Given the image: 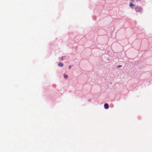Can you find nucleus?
<instances>
[{
    "instance_id": "obj_1",
    "label": "nucleus",
    "mask_w": 152,
    "mask_h": 152,
    "mask_svg": "<svg viewBox=\"0 0 152 152\" xmlns=\"http://www.w3.org/2000/svg\"><path fill=\"white\" fill-rule=\"evenodd\" d=\"M135 11L136 12H141L142 11V9L139 7H136L135 8Z\"/></svg>"
},
{
    "instance_id": "obj_2",
    "label": "nucleus",
    "mask_w": 152,
    "mask_h": 152,
    "mask_svg": "<svg viewBox=\"0 0 152 152\" xmlns=\"http://www.w3.org/2000/svg\"><path fill=\"white\" fill-rule=\"evenodd\" d=\"M104 106L105 109H107L109 108V105L107 103L105 104Z\"/></svg>"
},
{
    "instance_id": "obj_3",
    "label": "nucleus",
    "mask_w": 152,
    "mask_h": 152,
    "mask_svg": "<svg viewBox=\"0 0 152 152\" xmlns=\"http://www.w3.org/2000/svg\"><path fill=\"white\" fill-rule=\"evenodd\" d=\"M58 65L59 66H61V67L63 65V64H62V63H61L60 62H59L58 63Z\"/></svg>"
},
{
    "instance_id": "obj_4",
    "label": "nucleus",
    "mask_w": 152,
    "mask_h": 152,
    "mask_svg": "<svg viewBox=\"0 0 152 152\" xmlns=\"http://www.w3.org/2000/svg\"><path fill=\"white\" fill-rule=\"evenodd\" d=\"M129 6L130 7H132L134 6V5L132 3H130V4Z\"/></svg>"
},
{
    "instance_id": "obj_5",
    "label": "nucleus",
    "mask_w": 152,
    "mask_h": 152,
    "mask_svg": "<svg viewBox=\"0 0 152 152\" xmlns=\"http://www.w3.org/2000/svg\"><path fill=\"white\" fill-rule=\"evenodd\" d=\"M65 58V57L63 56L61 58V60H63Z\"/></svg>"
},
{
    "instance_id": "obj_6",
    "label": "nucleus",
    "mask_w": 152,
    "mask_h": 152,
    "mask_svg": "<svg viewBox=\"0 0 152 152\" xmlns=\"http://www.w3.org/2000/svg\"><path fill=\"white\" fill-rule=\"evenodd\" d=\"M64 77L65 78H67L68 77V76L66 75H64Z\"/></svg>"
},
{
    "instance_id": "obj_7",
    "label": "nucleus",
    "mask_w": 152,
    "mask_h": 152,
    "mask_svg": "<svg viewBox=\"0 0 152 152\" xmlns=\"http://www.w3.org/2000/svg\"><path fill=\"white\" fill-rule=\"evenodd\" d=\"M121 67H122L121 65H118V66H117V67H118V68H121Z\"/></svg>"
},
{
    "instance_id": "obj_8",
    "label": "nucleus",
    "mask_w": 152,
    "mask_h": 152,
    "mask_svg": "<svg viewBox=\"0 0 152 152\" xmlns=\"http://www.w3.org/2000/svg\"><path fill=\"white\" fill-rule=\"evenodd\" d=\"M71 68V66H69V68Z\"/></svg>"
}]
</instances>
